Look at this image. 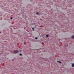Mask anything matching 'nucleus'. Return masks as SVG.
Segmentation results:
<instances>
[{
    "label": "nucleus",
    "instance_id": "obj_2",
    "mask_svg": "<svg viewBox=\"0 0 74 74\" xmlns=\"http://www.w3.org/2000/svg\"><path fill=\"white\" fill-rule=\"evenodd\" d=\"M57 62L58 63H60V64H61L62 63V62L60 61H57Z\"/></svg>",
    "mask_w": 74,
    "mask_h": 74
},
{
    "label": "nucleus",
    "instance_id": "obj_11",
    "mask_svg": "<svg viewBox=\"0 0 74 74\" xmlns=\"http://www.w3.org/2000/svg\"><path fill=\"white\" fill-rule=\"evenodd\" d=\"M10 19H12V17H10Z\"/></svg>",
    "mask_w": 74,
    "mask_h": 74
},
{
    "label": "nucleus",
    "instance_id": "obj_3",
    "mask_svg": "<svg viewBox=\"0 0 74 74\" xmlns=\"http://www.w3.org/2000/svg\"><path fill=\"white\" fill-rule=\"evenodd\" d=\"M72 67H74V63H73L72 64Z\"/></svg>",
    "mask_w": 74,
    "mask_h": 74
},
{
    "label": "nucleus",
    "instance_id": "obj_7",
    "mask_svg": "<svg viewBox=\"0 0 74 74\" xmlns=\"http://www.w3.org/2000/svg\"><path fill=\"white\" fill-rule=\"evenodd\" d=\"M19 55H20V56H22V54H21V53H20L19 54Z\"/></svg>",
    "mask_w": 74,
    "mask_h": 74
},
{
    "label": "nucleus",
    "instance_id": "obj_12",
    "mask_svg": "<svg viewBox=\"0 0 74 74\" xmlns=\"http://www.w3.org/2000/svg\"><path fill=\"white\" fill-rule=\"evenodd\" d=\"M2 33V32H0V33Z\"/></svg>",
    "mask_w": 74,
    "mask_h": 74
},
{
    "label": "nucleus",
    "instance_id": "obj_9",
    "mask_svg": "<svg viewBox=\"0 0 74 74\" xmlns=\"http://www.w3.org/2000/svg\"><path fill=\"white\" fill-rule=\"evenodd\" d=\"M36 14L37 15H38V14H39V13H38V12H36Z\"/></svg>",
    "mask_w": 74,
    "mask_h": 74
},
{
    "label": "nucleus",
    "instance_id": "obj_1",
    "mask_svg": "<svg viewBox=\"0 0 74 74\" xmlns=\"http://www.w3.org/2000/svg\"><path fill=\"white\" fill-rule=\"evenodd\" d=\"M18 52H19V51L18 50H14L13 53H15L16 54V53H18Z\"/></svg>",
    "mask_w": 74,
    "mask_h": 74
},
{
    "label": "nucleus",
    "instance_id": "obj_15",
    "mask_svg": "<svg viewBox=\"0 0 74 74\" xmlns=\"http://www.w3.org/2000/svg\"><path fill=\"white\" fill-rule=\"evenodd\" d=\"M34 27V28H36V27Z\"/></svg>",
    "mask_w": 74,
    "mask_h": 74
},
{
    "label": "nucleus",
    "instance_id": "obj_5",
    "mask_svg": "<svg viewBox=\"0 0 74 74\" xmlns=\"http://www.w3.org/2000/svg\"><path fill=\"white\" fill-rule=\"evenodd\" d=\"M64 46L66 47H68V45L67 44H66L64 45Z\"/></svg>",
    "mask_w": 74,
    "mask_h": 74
},
{
    "label": "nucleus",
    "instance_id": "obj_10",
    "mask_svg": "<svg viewBox=\"0 0 74 74\" xmlns=\"http://www.w3.org/2000/svg\"><path fill=\"white\" fill-rule=\"evenodd\" d=\"M34 27H32V29L33 30H34Z\"/></svg>",
    "mask_w": 74,
    "mask_h": 74
},
{
    "label": "nucleus",
    "instance_id": "obj_8",
    "mask_svg": "<svg viewBox=\"0 0 74 74\" xmlns=\"http://www.w3.org/2000/svg\"><path fill=\"white\" fill-rule=\"evenodd\" d=\"M35 40H37V39H38V38H37V37H35Z\"/></svg>",
    "mask_w": 74,
    "mask_h": 74
},
{
    "label": "nucleus",
    "instance_id": "obj_4",
    "mask_svg": "<svg viewBox=\"0 0 74 74\" xmlns=\"http://www.w3.org/2000/svg\"><path fill=\"white\" fill-rule=\"evenodd\" d=\"M71 38L73 39H74V35L72 36L71 37Z\"/></svg>",
    "mask_w": 74,
    "mask_h": 74
},
{
    "label": "nucleus",
    "instance_id": "obj_14",
    "mask_svg": "<svg viewBox=\"0 0 74 74\" xmlns=\"http://www.w3.org/2000/svg\"><path fill=\"white\" fill-rule=\"evenodd\" d=\"M41 55L42 56V54H41Z\"/></svg>",
    "mask_w": 74,
    "mask_h": 74
},
{
    "label": "nucleus",
    "instance_id": "obj_6",
    "mask_svg": "<svg viewBox=\"0 0 74 74\" xmlns=\"http://www.w3.org/2000/svg\"><path fill=\"white\" fill-rule=\"evenodd\" d=\"M46 37H48L49 35H46Z\"/></svg>",
    "mask_w": 74,
    "mask_h": 74
},
{
    "label": "nucleus",
    "instance_id": "obj_13",
    "mask_svg": "<svg viewBox=\"0 0 74 74\" xmlns=\"http://www.w3.org/2000/svg\"><path fill=\"white\" fill-rule=\"evenodd\" d=\"M42 59H44V58H42Z\"/></svg>",
    "mask_w": 74,
    "mask_h": 74
}]
</instances>
